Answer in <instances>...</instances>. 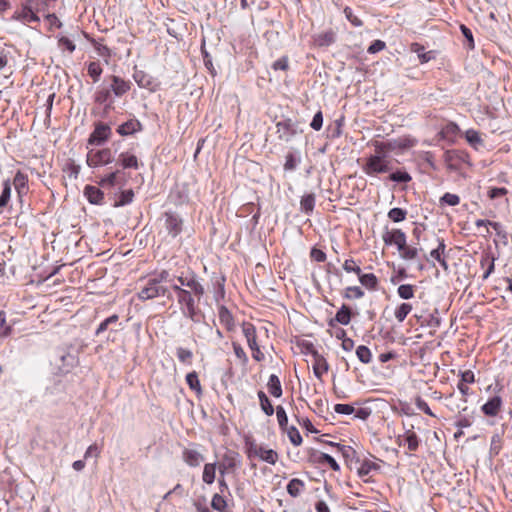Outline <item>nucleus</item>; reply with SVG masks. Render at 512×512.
<instances>
[{
  "label": "nucleus",
  "instance_id": "de8ad7c7",
  "mask_svg": "<svg viewBox=\"0 0 512 512\" xmlns=\"http://www.w3.org/2000/svg\"><path fill=\"white\" fill-rule=\"evenodd\" d=\"M406 215H407V211L406 210H404L402 208H397V207L396 208H392L388 212V217L393 222H401V221L405 220Z\"/></svg>",
  "mask_w": 512,
  "mask_h": 512
},
{
  "label": "nucleus",
  "instance_id": "bb28decb",
  "mask_svg": "<svg viewBox=\"0 0 512 512\" xmlns=\"http://www.w3.org/2000/svg\"><path fill=\"white\" fill-rule=\"evenodd\" d=\"M305 484L298 478H293L287 485V492L291 497H298L304 490Z\"/></svg>",
  "mask_w": 512,
  "mask_h": 512
},
{
  "label": "nucleus",
  "instance_id": "f03ea898",
  "mask_svg": "<svg viewBox=\"0 0 512 512\" xmlns=\"http://www.w3.org/2000/svg\"><path fill=\"white\" fill-rule=\"evenodd\" d=\"M106 81H109L110 84L98 86L93 95L94 102L103 106L105 115L114 109V97H123L132 87L131 81L117 75L107 76Z\"/></svg>",
  "mask_w": 512,
  "mask_h": 512
},
{
  "label": "nucleus",
  "instance_id": "bf43d9fd",
  "mask_svg": "<svg viewBox=\"0 0 512 512\" xmlns=\"http://www.w3.org/2000/svg\"><path fill=\"white\" fill-rule=\"evenodd\" d=\"M232 346L236 357L242 362V364L246 365L248 363V357L244 349L236 342H233Z\"/></svg>",
  "mask_w": 512,
  "mask_h": 512
},
{
  "label": "nucleus",
  "instance_id": "c756f323",
  "mask_svg": "<svg viewBox=\"0 0 512 512\" xmlns=\"http://www.w3.org/2000/svg\"><path fill=\"white\" fill-rule=\"evenodd\" d=\"M359 282L369 290H375L378 286V279L373 273L358 275Z\"/></svg>",
  "mask_w": 512,
  "mask_h": 512
},
{
  "label": "nucleus",
  "instance_id": "13d9d810",
  "mask_svg": "<svg viewBox=\"0 0 512 512\" xmlns=\"http://www.w3.org/2000/svg\"><path fill=\"white\" fill-rule=\"evenodd\" d=\"M440 202L449 206H456L460 203V198L456 194L445 193L441 198Z\"/></svg>",
  "mask_w": 512,
  "mask_h": 512
},
{
  "label": "nucleus",
  "instance_id": "a878e982",
  "mask_svg": "<svg viewBox=\"0 0 512 512\" xmlns=\"http://www.w3.org/2000/svg\"><path fill=\"white\" fill-rule=\"evenodd\" d=\"M315 207V195L313 193L302 196L300 201V209L306 215H310Z\"/></svg>",
  "mask_w": 512,
  "mask_h": 512
},
{
  "label": "nucleus",
  "instance_id": "4468645a",
  "mask_svg": "<svg viewBox=\"0 0 512 512\" xmlns=\"http://www.w3.org/2000/svg\"><path fill=\"white\" fill-rule=\"evenodd\" d=\"M502 407V399L499 396H494L488 400L482 407V412L490 417L498 415Z\"/></svg>",
  "mask_w": 512,
  "mask_h": 512
},
{
  "label": "nucleus",
  "instance_id": "f8f14e48",
  "mask_svg": "<svg viewBox=\"0 0 512 512\" xmlns=\"http://www.w3.org/2000/svg\"><path fill=\"white\" fill-rule=\"evenodd\" d=\"M183 461L190 467H198L203 461V454L194 448H185L182 452Z\"/></svg>",
  "mask_w": 512,
  "mask_h": 512
},
{
  "label": "nucleus",
  "instance_id": "4be33fe9",
  "mask_svg": "<svg viewBox=\"0 0 512 512\" xmlns=\"http://www.w3.org/2000/svg\"><path fill=\"white\" fill-rule=\"evenodd\" d=\"M314 461L320 465H329L334 471H339L340 466L336 460L327 453H318L314 455Z\"/></svg>",
  "mask_w": 512,
  "mask_h": 512
},
{
  "label": "nucleus",
  "instance_id": "72a5a7b5",
  "mask_svg": "<svg viewBox=\"0 0 512 512\" xmlns=\"http://www.w3.org/2000/svg\"><path fill=\"white\" fill-rule=\"evenodd\" d=\"M432 238L436 241L437 246L431 250L430 257L433 260H436L438 262L442 258V254L445 251L446 245H445L443 239H440V238L436 237L435 235H432Z\"/></svg>",
  "mask_w": 512,
  "mask_h": 512
},
{
  "label": "nucleus",
  "instance_id": "58836bf2",
  "mask_svg": "<svg viewBox=\"0 0 512 512\" xmlns=\"http://www.w3.org/2000/svg\"><path fill=\"white\" fill-rule=\"evenodd\" d=\"M257 395H258V398L260 401V406H261V409L263 410V412L268 416L273 415L274 408H273L269 398L266 396V394L263 391H259Z\"/></svg>",
  "mask_w": 512,
  "mask_h": 512
},
{
  "label": "nucleus",
  "instance_id": "7ed1b4c3",
  "mask_svg": "<svg viewBox=\"0 0 512 512\" xmlns=\"http://www.w3.org/2000/svg\"><path fill=\"white\" fill-rule=\"evenodd\" d=\"M173 275L168 270H162L153 277L142 280L137 297L141 301L153 300L160 297L172 299V283Z\"/></svg>",
  "mask_w": 512,
  "mask_h": 512
},
{
  "label": "nucleus",
  "instance_id": "cd10ccee",
  "mask_svg": "<svg viewBox=\"0 0 512 512\" xmlns=\"http://www.w3.org/2000/svg\"><path fill=\"white\" fill-rule=\"evenodd\" d=\"M402 438L404 439L405 443L407 444L409 451L415 452L418 449L420 440H419L418 436L416 435V433L413 432L411 429L407 430L403 434Z\"/></svg>",
  "mask_w": 512,
  "mask_h": 512
},
{
  "label": "nucleus",
  "instance_id": "603ef678",
  "mask_svg": "<svg viewBox=\"0 0 512 512\" xmlns=\"http://www.w3.org/2000/svg\"><path fill=\"white\" fill-rule=\"evenodd\" d=\"M176 355L182 363H191V359L193 357L192 351L183 347L177 348Z\"/></svg>",
  "mask_w": 512,
  "mask_h": 512
},
{
  "label": "nucleus",
  "instance_id": "5701e85b",
  "mask_svg": "<svg viewBox=\"0 0 512 512\" xmlns=\"http://www.w3.org/2000/svg\"><path fill=\"white\" fill-rule=\"evenodd\" d=\"M495 257L490 255L489 253H485L482 255L480 260L481 267H486V270L482 276L483 280H486L494 271L495 268Z\"/></svg>",
  "mask_w": 512,
  "mask_h": 512
},
{
  "label": "nucleus",
  "instance_id": "2eb2a0df",
  "mask_svg": "<svg viewBox=\"0 0 512 512\" xmlns=\"http://www.w3.org/2000/svg\"><path fill=\"white\" fill-rule=\"evenodd\" d=\"M141 129L142 125L139 120L130 119L118 126L117 133L121 136H128L140 131Z\"/></svg>",
  "mask_w": 512,
  "mask_h": 512
},
{
  "label": "nucleus",
  "instance_id": "5fc2aeb1",
  "mask_svg": "<svg viewBox=\"0 0 512 512\" xmlns=\"http://www.w3.org/2000/svg\"><path fill=\"white\" fill-rule=\"evenodd\" d=\"M276 416H277V420H278V424H279L280 428L283 430L286 429L287 424H288V417H287L286 411L284 410V408L282 406H277Z\"/></svg>",
  "mask_w": 512,
  "mask_h": 512
},
{
  "label": "nucleus",
  "instance_id": "4c0bfd02",
  "mask_svg": "<svg viewBox=\"0 0 512 512\" xmlns=\"http://www.w3.org/2000/svg\"><path fill=\"white\" fill-rule=\"evenodd\" d=\"M216 465L214 463H207L204 465L202 479L207 484H212L215 480Z\"/></svg>",
  "mask_w": 512,
  "mask_h": 512
},
{
  "label": "nucleus",
  "instance_id": "052dcab7",
  "mask_svg": "<svg viewBox=\"0 0 512 512\" xmlns=\"http://www.w3.org/2000/svg\"><path fill=\"white\" fill-rule=\"evenodd\" d=\"M333 41H334V37H333V33H331V32L320 34L316 38V43L319 46H329L331 43H333Z\"/></svg>",
  "mask_w": 512,
  "mask_h": 512
},
{
  "label": "nucleus",
  "instance_id": "3c124183",
  "mask_svg": "<svg viewBox=\"0 0 512 512\" xmlns=\"http://www.w3.org/2000/svg\"><path fill=\"white\" fill-rule=\"evenodd\" d=\"M211 506L219 512H224L227 507V503L221 495L215 494L212 498Z\"/></svg>",
  "mask_w": 512,
  "mask_h": 512
},
{
  "label": "nucleus",
  "instance_id": "393cba45",
  "mask_svg": "<svg viewBox=\"0 0 512 512\" xmlns=\"http://www.w3.org/2000/svg\"><path fill=\"white\" fill-rule=\"evenodd\" d=\"M267 388H268L269 393L273 397L279 398L282 396L281 382L277 375H275V374L270 375L268 383H267Z\"/></svg>",
  "mask_w": 512,
  "mask_h": 512
},
{
  "label": "nucleus",
  "instance_id": "c85d7f7f",
  "mask_svg": "<svg viewBox=\"0 0 512 512\" xmlns=\"http://www.w3.org/2000/svg\"><path fill=\"white\" fill-rule=\"evenodd\" d=\"M133 79L141 88H150L152 85V78L142 70H135Z\"/></svg>",
  "mask_w": 512,
  "mask_h": 512
},
{
  "label": "nucleus",
  "instance_id": "9d476101",
  "mask_svg": "<svg viewBox=\"0 0 512 512\" xmlns=\"http://www.w3.org/2000/svg\"><path fill=\"white\" fill-rule=\"evenodd\" d=\"M382 240L385 245H395L397 249H403L407 243L406 234L400 229L385 230L382 235Z\"/></svg>",
  "mask_w": 512,
  "mask_h": 512
},
{
  "label": "nucleus",
  "instance_id": "774afa93",
  "mask_svg": "<svg viewBox=\"0 0 512 512\" xmlns=\"http://www.w3.org/2000/svg\"><path fill=\"white\" fill-rule=\"evenodd\" d=\"M322 125H323V115H322L321 111H318L314 115V117L310 123V126L312 129L319 131L322 128Z\"/></svg>",
  "mask_w": 512,
  "mask_h": 512
},
{
  "label": "nucleus",
  "instance_id": "b1692460",
  "mask_svg": "<svg viewBox=\"0 0 512 512\" xmlns=\"http://www.w3.org/2000/svg\"><path fill=\"white\" fill-rule=\"evenodd\" d=\"M119 161L121 163V166L124 169H128V168L138 169V167H139L137 157L134 154H131L129 152H122L119 155Z\"/></svg>",
  "mask_w": 512,
  "mask_h": 512
},
{
  "label": "nucleus",
  "instance_id": "ea45409f",
  "mask_svg": "<svg viewBox=\"0 0 512 512\" xmlns=\"http://www.w3.org/2000/svg\"><path fill=\"white\" fill-rule=\"evenodd\" d=\"M397 294L401 299L409 300L414 297L415 286L411 284H402L397 288Z\"/></svg>",
  "mask_w": 512,
  "mask_h": 512
},
{
  "label": "nucleus",
  "instance_id": "c03bdc74",
  "mask_svg": "<svg viewBox=\"0 0 512 512\" xmlns=\"http://www.w3.org/2000/svg\"><path fill=\"white\" fill-rule=\"evenodd\" d=\"M389 179L393 182L408 183L412 180V177L406 171H396L390 173Z\"/></svg>",
  "mask_w": 512,
  "mask_h": 512
},
{
  "label": "nucleus",
  "instance_id": "20e7f679",
  "mask_svg": "<svg viewBox=\"0 0 512 512\" xmlns=\"http://www.w3.org/2000/svg\"><path fill=\"white\" fill-rule=\"evenodd\" d=\"M363 172L369 177H375L378 174L389 173L392 170L391 162L383 153L381 145L376 146V154L369 156L362 167Z\"/></svg>",
  "mask_w": 512,
  "mask_h": 512
},
{
  "label": "nucleus",
  "instance_id": "6e6552de",
  "mask_svg": "<svg viewBox=\"0 0 512 512\" xmlns=\"http://www.w3.org/2000/svg\"><path fill=\"white\" fill-rule=\"evenodd\" d=\"M276 134L278 139L284 142H289L299 132L298 125L292 119H284L276 123Z\"/></svg>",
  "mask_w": 512,
  "mask_h": 512
},
{
  "label": "nucleus",
  "instance_id": "79ce46f5",
  "mask_svg": "<svg viewBox=\"0 0 512 512\" xmlns=\"http://www.w3.org/2000/svg\"><path fill=\"white\" fill-rule=\"evenodd\" d=\"M356 356L360 362L369 364L372 360V353L370 349L365 345H360L356 349Z\"/></svg>",
  "mask_w": 512,
  "mask_h": 512
},
{
  "label": "nucleus",
  "instance_id": "0e129e2a",
  "mask_svg": "<svg viewBox=\"0 0 512 512\" xmlns=\"http://www.w3.org/2000/svg\"><path fill=\"white\" fill-rule=\"evenodd\" d=\"M415 405L417 408L421 411H423L425 414L434 417V413L431 411L430 407L428 406L427 402L422 399L420 396L416 397L415 399Z\"/></svg>",
  "mask_w": 512,
  "mask_h": 512
},
{
  "label": "nucleus",
  "instance_id": "412c9836",
  "mask_svg": "<svg viewBox=\"0 0 512 512\" xmlns=\"http://www.w3.org/2000/svg\"><path fill=\"white\" fill-rule=\"evenodd\" d=\"M28 177L26 174L22 173L21 171H18L13 179V185L15 186V189L17 190V193L19 197H21L23 194L27 192L28 189Z\"/></svg>",
  "mask_w": 512,
  "mask_h": 512
},
{
  "label": "nucleus",
  "instance_id": "a19ab883",
  "mask_svg": "<svg viewBox=\"0 0 512 512\" xmlns=\"http://www.w3.org/2000/svg\"><path fill=\"white\" fill-rule=\"evenodd\" d=\"M11 198V182L9 179L3 182V189L0 195V208L7 206Z\"/></svg>",
  "mask_w": 512,
  "mask_h": 512
},
{
  "label": "nucleus",
  "instance_id": "9b49d317",
  "mask_svg": "<svg viewBox=\"0 0 512 512\" xmlns=\"http://www.w3.org/2000/svg\"><path fill=\"white\" fill-rule=\"evenodd\" d=\"M164 216L165 228L168 234L173 238L177 237L182 231V219L178 215L171 212H166Z\"/></svg>",
  "mask_w": 512,
  "mask_h": 512
},
{
  "label": "nucleus",
  "instance_id": "e2e57ef3",
  "mask_svg": "<svg viewBox=\"0 0 512 512\" xmlns=\"http://www.w3.org/2000/svg\"><path fill=\"white\" fill-rule=\"evenodd\" d=\"M344 14L347 18V20L355 27H360L362 26V21L356 16L354 15L352 9L350 7H346L344 9Z\"/></svg>",
  "mask_w": 512,
  "mask_h": 512
},
{
  "label": "nucleus",
  "instance_id": "7c9ffc66",
  "mask_svg": "<svg viewBox=\"0 0 512 512\" xmlns=\"http://www.w3.org/2000/svg\"><path fill=\"white\" fill-rule=\"evenodd\" d=\"M238 457H239V454L237 452H235V451H227L224 454L223 461L221 463H223L226 468L233 470L239 464Z\"/></svg>",
  "mask_w": 512,
  "mask_h": 512
},
{
  "label": "nucleus",
  "instance_id": "ddd939ff",
  "mask_svg": "<svg viewBox=\"0 0 512 512\" xmlns=\"http://www.w3.org/2000/svg\"><path fill=\"white\" fill-rule=\"evenodd\" d=\"M99 186H101L104 189L114 187L116 185L123 184V172L121 170H116L114 172H111L104 177H102L98 181Z\"/></svg>",
  "mask_w": 512,
  "mask_h": 512
},
{
  "label": "nucleus",
  "instance_id": "e433bc0d",
  "mask_svg": "<svg viewBox=\"0 0 512 512\" xmlns=\"http://www.w3.org/2000/svg\"><path fill=\"white\" fill-rule=\"evenodd\" d=\"M87 72L93 82L96 83L100 80L103 69L98 61H93L88 64Z\"/></svg>",
  "mask_w": 512,
  "mask_h": 512
},
{
  "label": "nucleus",
  "instance_id": "39448f33",
  "mask_svg": "<svg viewBox=\"0 0 512 512\" xmlns=\"http://www.w3.org/2000/svg\"><path fill=\"white\" fill-rule=\"evenodd\" d=\"M42 11L43 9L38 3L34 4V0H27L20 9L14 12L12 19L23 24L39 23L40 18L37 13Z\"/></svg>",
  "mask_w": 512,
  "mask_h": 512
},
{
  "label": "nucleus",
  "instance_id": "473e14b6",
  "mask_svg": "<svg viewBox=\"0 0 512 512\" xmlns=\"http://www.w3.org/2000/svg\"><path fill=\"white\" fill-rule=\"evenodd\" d=\"M423 250V248H417L413 246L407 245V243L404 245L403 249H399L400 256L404 260H414L417 258L419 251Z\"/></svg>",
  "mask_w": 512,
  "mask_h": 512
},
{
  "label": "nucleus",
  "instance_id": "a211bd4d",
  "mask_svg": "<svg viewBox=\"0 0 512 512\" xmlns=\"http://www.w3.org/2000/svg\"><path fill=\"white\" fill-rule=\"evenodd\" d=\"M242 332L247 340V344L250 349L257 348L259 346L257 343L256 329L253 324L243 323Z\"/></svg>",
  "mask_w": 512,
  "mask_h": 512
},
{
  "label": "nucleus",
  "instance_id": "f704fd0d",
  "mask_svg": "<svg viewBox=\"0 0 512 512\" xmlns=\"http://www.w3.org/2000/svg\"><path fill=\"white\" fill-rule=\"evenodd\" d=\"M219 320L227 329H232L234 325L233 316L225 306H220L219 308Z\"/></svg>",
  "mask_w": 512,
  "mask_h": 512
},
{
  "label": "nucleus",
  "instance_id": "dca6fc26",
  "mask_svg": "<svg viewBox=\"0 0 512 512\" xmlns=\"http://www.w3.org/2000/svg\"><path fill=\"white\" fill-rule=\"evenodd\" d=\"M444 161L449 170L456 171L462 161V154L456 150H448L444 153Z\"/></svg>",
  "mask_w": 512,
  "mask_h": 512
},
{
  "label": "nucleus",
  "instance_id": "423d86ee",
  "mask_svg": "<svg viewBox=\"0 0 512 512\" xmlns=\"http://www.w3.org/2000/svg\"><path fill=\"white\" fill-rule=\"evenodd\" d=\"M248 457H257L262 461L274 465L278 460V453L273 449H267L255 442L247 443Z\"/></svg>",
  "mask_w": 512,
  "mask_h": 512
},
{
  "label": "nucleus",
  "instance_id": "680f3d73",
  "mask_svg": "<svg viewBox=\"0 0 512 512\" xmlns=\"http://www.w3.org/2000/svg\"><path fill=\"white\" fill-rule=\"evenodd\" d=\"M343 269L347 273L353 272L357 275H360V273H361V268L355 263V261L352 258L345 260V262L343 264Z\"/></svg>",
  "mask_w": 512,
  "mask_h": 512
},
{
  "label": "nucleus",
  "instance_id": "338daca9",
  "mask_svg": "<svg viewBox=\"0 0 512 512\" xmlns=\"http://www.w3.org/2000/svg\"><path fill=\"white\" fill-rule=\"evenodd\" d=\"M386 47V44L382 40H375L368 47L367 52L370 54H375L377 52L382 51Z\"/></svg>",
  "mask_w": 512,
  "mask_h": 512
},
{
  "label": "nucleus",
  "instance_id": "8fccbe9b",
  "mask_svg": "<svg viewBox=\"0 0 512 512\" xmlns=\"http://www.w3.org/2000/svg\"><path fill=\"white\" fill-rule=\"evenodd\" d=\"M423 50H424V48L418 43H413L411 45V51L414 53H417L420 62L426 63L431 59V57H430L429 53H425V52H423Z\"/></svg>",
  "mask_w": 512,
  "mask_h": 512
},
{
  "label": "nucleus",
  "instance_id": "864d4df0",
  "mask_svg": "<svg viewBox=\"0 0 512 512\" xmlns=\"http://www.w3.org/2000/svg\"><path fill=\"white\" fill-rule=\"evenodd\" d=\"M119 317L117 314H113L110 317L106 318L104 321L100 323L96 330V335H100L102 332L108 329L109 325L114 324L118 321Z\"/></svg>",
  "mask_w": 512,
  "mask_h": 512
},
{
  "label": "nucleus",
  "instance_id": "aec40b11",
  "mask_svg": "<svg viewBox=\"0 0 512 512\" xmlns=\"http://www.w3.org/2000/svg\"><path fill=\"white\" fill-rule=\"evenodd\" d=\"M335 321L342 325H348L351 321L350 308L346 305H342V307L337 311L335 318L329 321V325L334 326Z\"/></svg>",
  "mask_w": 512,
  "mask_h": 512
},
{
  "label": "nucleus",
  "instance_id": "4d7b16f0",
  "mask_svg": "<svg viewBox=\"0 0 512 512\" xmlns=\"http://www.w3.org/2000/svg\"><path fill=\"white\" fill-rule=\"evenodd\" d=\"M284 170L293 171L296 169L300 159H297L292 153H288L285 157Z\"/></svg>",
  "mask_w": 512,
  "mask_h": 512
},
{
  "label": "nucleus",
  "instance_id": "6e6d98bb",
  "mask_svg": "<svg viewBox=\"0 0 512 512\" xmlns=\"http://www.w3.org/2000/svg\"><path fill=\"white\" fill-rule=\"evenodd\" d=\"M363 296H364V292L358 286L347 287L346 293L344 295V297H346L348 299H351V298L359 299V298H362Z\"/></svg>",
  "mask_w": 512,
  "mask_h": 512
},
{
  "label": "nucleus",
  "instance_id": "37998d69",
  "mask_svg": "<svg viewBox=\"0 0 512 512\" xmlns=\"http://www.w3.org/2000/svg\"><path fill=\"white\" fill-rule=\"evenodd\" d=\"M329 369V365L325 358L320 357L316 360V364L314 366V374L318 379H321L323 373H326Z\"/></svg>",
  "mask_w": 512,
  "mask_h": 512
},
{
  "label": "nucleus",
  "instance_id": "f257e3e1",
  "mask_svg": "<svg viewBox=\"0 0 512 512\" xmlns=\"http://www.w3.org/2000/svg\"><path fill=\"white\" fill-rule=\"evenodd\" d=\"M171 290L175 292L182 315L194 323H199L204 314L198 303L205 295V288L193 271L173 275Z\"/></svg>",
  "mask_w": 512,
  "mask_h": 512
},
{
  "label": "nucleus",
  "instance_id": "c9c22d12",
  "mask_svg": "<svg viewBox=\"0 0 512 512\" xmlns=\"http://www.w3.org/2000/svg\"><path fill=\"white\" fill-rule=\"evenodd\" d=\"M186 382L190 389L194 390L198 395L202 393L201 384L198 378V374L193 371L186 375Z\"/></svg>",
  "mask_w": 512,
  "mask_h": 512
},
{
  "label": "nucleus",
  "instance_id": "2f4dec72",
  "mask_svg": "<svg viewBox=\"0 0 512 512\" xmlns=\"http://www.w3.org/2000/svg\"><path fill=\"white\" fill-rule=\"evenodd\" d=\"M411 311L412 305L403 302L395 309L394 316L399 323H402Z\"/></svg>",
  "mask_w": 512,
  "mask_h": 512
},
{
  "label": "nucleus",
  "instance_id": "1a4fd4ad",
  "mask_svg": "<svg viewBox=\"0 0 512 512\" xmlns=\"http://www.w3.org/2000/svg\"><path fill=\"white\" fill-rule=\"evenodd\" d=\"M112 135L110 126L103 122L95 124L93 132L90 134L88 143L90 145H101L106 142Z\"/></svg>",
  "mask_w": 512,
  "mask_h": 512
},
{
  "label": "nucleus",
  "instance_id": "f3484780",
  "mask_svg": "<svg viewBox=\"0 0 512 512\" xmlns=\"http://www.w3.org/2000/svg\"><path fill=\"white\" fill-rule=\"evenodd\" d=\"M380 469V466L368 459L363 460L360 463V466L357 469L358 476L364 480V482L368 483L370 482V479H366L365 477L368 476L373 470Z\"/></svg>",
  "mask_w": 512,
  "mask_h": 512
},
{
  "label": "nucleus",
  "instance_id": "09e8293b",
  "mask_svg": "<svg viewBox=\"0 0 512 512\" xmlns=\"http://www.w3.org/2000/svg\"><path fill=\"white\" fill-rule=\"evenodd\" d=\"M465 138L468 141V143L474 147L482 144V139L476 130H473V129L467 130L465 133Z\"/></svg>",
  "mask_w": 512,
  "mask_h": 512
},
{
  "label": "nucleus",
  "instance_id": "69168bd1",
  "mask_svg": "<svg viewBox=\"0 0 512 512\" xmlns=\"http://www.w3.org/2000/svg\"><path fill=\"white\" fill-rule=\"evenodd\" d=\"M334 411L338 414L350 415L354 413L355 409L352 405L349 404H336L334 406Z\"/></svg>",
  "mask_w": 512,
  "mask_h": 512
},
{
  "label": "nucleus",
  "instance_id": "6ab92c4d",
  "mask_svg": "<svg viewBox=\"0 0 512 512\" xmlns=\"http://www.w3.org/2000/svg\"><path fill=\"white\" fill-rule=\"evenodd\" d=\"M84 195L91 204H100L104 199L103 192L98 187L91 185L85 187Z\"/></svg>",
  "mask_w": 512,
  "mask_h": 512
},
{
  "label": "nucleus",
  "instance_id": "a18cd8bd",
  "mask_svg": "<svg viewBox=\"0 0 512 512\" xmlns=\"http://www.w3.org/2000/svg\"><path fill=\"white\" fill-rule=\"evenodd\" d=\"M287 431V435L289 437V440L291 441V443L294 445V446H299L301 445L302 443V436L300 434V432L298 431V429L294 426H291V427H287L285 429Z\"/></svg>",
  "mask_w": 512,
  "mask_h": 512
},
{
  "label": "nucleus",
  "instance_id": "49530a36",
  "mask_svg": "<svg viewBox=\"0 0 512 512\" xmlns=\"http://www.w3.org/2000/svg\"><path fill=\"white\" fill-rule=\"evenodd\" d=\"M134 197V192L131 189L122 191L118 197V200L115 202V206H124L132 202Z\"/></svg>",
  "mask_w": 512,
  "mask_h": 512
},
{
  "label": "nucleus",
  "instance_id": "0eeeda50",
  "mask_svg": "<svg viewBox=\"0 0 512 512\" xmlns=\"http://www.w3.org/2000/svg\"><path fill=\"white\" fill-rule=\"evenodd\" d=\"M114 161V154L110 148L90 150L87 153L86 162L91 168L108 165Z\"/></svg>",
  "mask_w": 512,
  "mask_h": 512
}]
</instances>
